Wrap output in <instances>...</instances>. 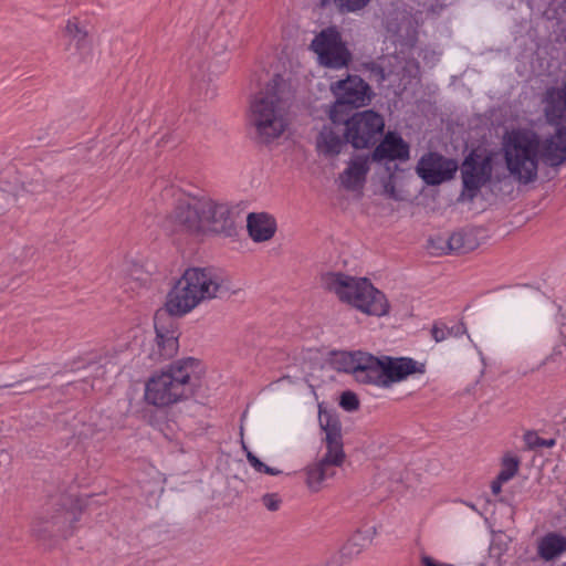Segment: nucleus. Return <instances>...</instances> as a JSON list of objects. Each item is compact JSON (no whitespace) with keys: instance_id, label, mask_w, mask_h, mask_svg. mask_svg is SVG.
I'll use <instances>...</instances> for the list:
<instances>
[{"instance_id":"f257e3e1","label":"nucleus","mask_w":566,"mask_h":566,"mask_svg":"<svg viewBox=\"0 0 566 566\" xmlns=\"http://www.w3.org/2000/svg\"><path fill=\"white\" fill-rule=\"evenodd\" d=\"M502 146L507 170L527 185L537 179L539 161L549 167L566 163V126H556L554 134L545 138L528 127L512 128L503 136Z\"/></svg>"},{"instance_id":"f03ea898","label":"nucleus","mask_w":566,"mask_h":566,"mask_svg":"<svg viewBox=\"0 0 566 566\" xmlns=\"http://www.w3.org/2000/svg\"><path fill=\"white\" fill-rule=\"evenodd\" d=\"M331 365L337 371L352 374L360 384L379 388H390L410 375L426 371L423 363L410 357L374 356L361 350L335 352Z\"/></svg>"},{"instance_id":"7ed1b4c3","label":"nucleus","mask_w":566,"mask_h":566,"mask_svg":"<svg viewBox=\"0 0 566 566\" xmlns=\"http://www.w3.org/2000/svg\"><path fill=\"white\" fill-rule=\"evenodd\" d=\"M230 279L213 269L190 268L176 282L167 295V315L184 316L200 303L222 298L234 293Z\"/></svg>"},{"instance_id":"20e7f679","label":"nucleus","mask_w":566,"mask_h":566,"mask_svg":"<svg viewBox=\"0 0 566 566\" xmlns=\"http://www.w3.org/2000/svg\"><path fill=\"white\" fill-rule=\"evenodd\" d=\"M290 106L291 93L280 75L251 99L250 123L261 143H271L285 132Z\"/></svg>"},{"instance_id":"39448f33","label":"nucleus","mask_w":566,"mask_h":566,"mask_svg":"<svg viewBox=\"0 0 566 566\" xmlns=\"http://www.w3.org/2000/svg\"><path fill=\"white\" fill-rule=\"evenodd\" d=\"M199 360L188 357L154 375L146 384V401L156 407H167L191 397L199 381Z\"/></svg>"},{"instance_id":"423d86ee","label":"nucleus","mask_w":566,"mask_h":566,"mask_svg":"<svg viewBox=\"0 0 566 566\" xmlns=\"http://www.w3.org/2000/svg\"><path fill=\"white\" fill-rule=\"evenodd\" d=\"M322 285L334 293L342 302L371 316H385L389 313L386 295L376 289L366 277H355L340 272L322 275Z\"/></svg>"},{"instance_id":"0eeeda50","label":"nucleus","mask_w":566,"mask_h":566,"mask_svg":"<svg viewBox=\"0 0 566 566\" xmlns=\"http://www.w3.org/2000/svg\"><path fill=\"white\" fill-rule=\"evenodd\" d=\"M344 138L356 149L375 146L384 135L385 119L382 115L366 109L355 113L345 120Z\"/></svg>"},{"instance_id":"6e6552de","label":"nucleus","mask_w":566,"mask_h":566,"mask_svg":"<svg viewBox=\"0 0 566 566\" xmlns=\"http://www.w3.org/2000/svg\"><path fill=\"white\" fill-rule=\"evenodd\" d=\"M311 49L317 54L319 64L326 67L338 70L352 61V53L336 27H328L316 34Z\"/></svg>"},{"instance_id":"1a4fd4ad","label":"nucleus","mask_w":566,"mask_h":566,"mask_svg":"<svg viewBox=\"0 0 566 566\" xmlns=\"http://www.w3.org/2000/svg\"><path fill=\"white\" fill-rule=\"evenodd\" d=\"M155 334L154 339L144 349L149 360L158 364L172 358L179 348V333L166 312L156 313Z\"/></svg>"},{"instance_id":"9d476101","label":"nucleus","mask_w":566,"mask_h":566,"mask_svg":"<svg viewBox=\"0 0 566 566\" xmlns=\"http://www.w3.org/2000/svg\"><path fill=\"white\" fill-rule=\"evenodd\" d=\"M493 154L486 150L473 149L464 158L461 165L463 190L470 199H473L479 190L485 186L492 177Z\"/></svg>"},{"instance_id":"9b49d317","label":"nucleus","mask_w":566,"mask_h":566,"mask_svg":"<svg viewBox=\"0 0 566 566\" xmlns=\"http://www.w3.org/2000/svg\"><path fill=\"white\" fill-rule=\"evenodd\" d=\"M333 90L337 98L336 104L329 111L333 124L340 122L337 117L338 106L363 107L370 103L374 95L371 87L357 75H349L345 80L337 81Z\"/></svg>"},{"instance_id":"f8f14e48","label":"nucleus","mask_w":566,"mask_h":566,"mask_svg":"<svg viewBox=\"0 0 566 566\" xmlns=\"http://www.w3.org/2000/svg\"><path fill=\"white\" fill-rule=\"evenodd\" d=\"M457 170L458 163L454 159L446 158L438 153L423 155L416 167L418 176L431 186L453 178Z\"/></svg>"},{"instance_id":"ddd939ff","label":"nucleus","mask_w":566,"mask_h":566,"mask_svg":"<svg viewBox=\"0 0 566 566\" xmlns=\"http://www.w3.org/2000/svg\"><path fill=\"white\" fill-rule=\"evenodd\" d=\"M74 520L75 514L69 511L45 512L33 521L32 532L41 539L66 538L72 534L71 522Z\"/></svg>"},{"instance_id":"4468645a","label":"nucleus","mask_w":566,"mask_h":566,"mask_svg":"<svg viewBox=\"0 0 566 566\" xmlns=\"http://www.w3.org/2000/svg\"><path fill=\"white\" fill-rule=\"evenodd\" d=\"M64 51L71 55L84 56L92 48V39L86 21L77 17L69 18L61 30Z\"/></svg>"},{"instance_id":"2eb2a0df","label":"nucleus","mask_w":566,"mask_h":566,"mask_svg":"<svg viewBox=\"0 0 566 566\" xmlns=\"http://www.w3.org/2000/svg\"><path fill=\"white\" fill-rule=\"evenodd\" d=\"M346 454L326 450L315 462L305 468L306 485L313 492H318L324 481L335 476L336 469L345 462Z\"/></svg>"},{"instance_id":"dca6fc26","label":"nucleus","mask_w":566,"mask_h":566,"mask_svg":"<svg viewBox=\"0 0 566 566\" xmlns=\"http://www.w3.org/2000/svg\"><path fill=\"white\" fill-rule=\"evenodd\" d=\"M202 199L180 200L168 221L180 231L198 232L202 230Z\"/></svg>"},{"instance_id":"f3484780","label":"nucleus","mask_w":566,"mask_h":566,"mask_svg":"<svg viewBox=\"0 0 566 566\" xmlns=\"http://www.w3.org/2000/svg\"><path fill=\"white\" fill-rule=\"evenodd\" d=\"M202 230L229 233L234 226L231 209L227 203L202 199Z\"/></svg>"},{"instance_id":"a211bd4d","label":"nucleus","mask_w":566,"mask_h":566,"mask_svg":"<svg viewBox=\"0 0 566 566\" xmlns=\"http://www.w3.org/2000/svg\"><path fill=\"white\" fill-rule=\"evenodd\" d=\"M545 120L551 126L566 120V81L560 86H548L541 95Z\"/></svg>"},{"instance_id":"6ab92c4d","label":"nucleus","mask_w":566,"mask_h":566,"mask_svg":"<svg viewBox=\"0 0 566 566\" xmlns=\"http://www.w3.org/2000/svg\"><path fill=\"white\" fill-rule=\"evenodd\" d=\"M87 368L95 379H107L120 373L122 360L117 350H104L88 357Z\"/></svg>"},{"instance_id":"aec40b11","label":"nucleus","mask_w":566,"mask_h":566,"mask_svg":"<svg viewBox=\"0 0 566 566\" xmlns=\"http://www.w3.org/2000/svg\"><path fill=\"white\" fill-rule=\"evenodd\" d=\"M374 160H407L409 145L396 133L388 132L373 153Z\"/></svg>"},{"instance_id":"412c9836","label":"nucleus","mask_w":566,"mask_h":566,"mask_svg":"<svg viewBox=\"0 0 566 566\" xmlns=\"http://www.w3.org/2000/svg\"><path fill=\"white\" fill-rule=\"evenodd\" d=\"M369 171V159L366 156H356L350 159L347 168L339 175L340 185L349 191L360 190Z\"/></svg>"},{"instance_id":"4be33fe9","label":"nucleus","mask_w":566,"mask_h":566,"mask_svg":"<svg viewBox=\"0 0 566 566\" xmlns=\"http://www.w3.org/2000/svg\"><path fill=\"white\" fill-rule=\"evenodd\" d=\"M247 228L249 235L254 242H265L274 237L276 232V221L269 213L252 212L248 214Z\"/></svg>"},{"instance_id":"5701e85b","label":"nucleus","mask_w":566,"mask_h":566,"mask_svg":"<svg viewBox=\"0 0 566 566\" xmlns=\"http://www.w3.org/2000/svg\"><path fill=\"white\" fill-rule=\"evenodd\" d=\"M319 424L322 430L325 432L324 443L326 446V450L345 453L342 437V424L338 417L327 411H319Z\"/></svg>"},{"instance_id":"b1692460","label":"nucleus","mask_w":566,"mask_h":566,"mask_svg":"<svg viewBox=\"0 0 566 566\" xmlns=\"http://www.w3.org/2000/svg\"><path fill=\"white\" fill-rule=\"evenodd\" d=\"M344 145L345 140L342 136V130L332 125L324 126L316 139V148L318 153L327 157H335L339 155Z\"/></svg>"},{"instance_id":"393cba45","label":"nucleus","mask_w":566,"mask_h":566,"mask_svg":"<svg viewBox=\"0 0 566 566\" xmlns=\"http://www.w3.org/2000/svg\"><path fill=\"white\" fill-rule=\"evenodd\" d=\"M566 552V537L557 533H548L538 543V555L544 560H553Z\"/></svg>"},{"instance_id":"a878e982","label":"nucleus","mask_w":566,"mask_h":566,"mask_svg":"<svg viewBox=\"0 0 566 566\" xmlns=\"http://www.w3.org/2000/svg\"><path fill=\"white\" fill-rule=\"evenodd\" d=\"M376 535V528L374 526L367 527L365 530L357 531L347 542L344 547V551L347 555H357L364 548L369 546Z\"/></svg>"},{"instance_id":"bb28decb","label":"nucleus","mask_w":566,"mask_h":566,"mask_svg":"<svg viewBox=\"0 0 566 566\" xmlns=\"http://www.w3.org/2000/svg\"><path fill=\"white\" fill-rule=\"evenodd\" d=\"M447 248L450 252L467 253L473 250L474 245L464 233L455 232L446 240Z\"/></svg>"},{"instance_id":"cd10ccee","label":"nucleus","mask_w":566,"mask_h":566,"mask_svg":"<svg viewBox=\"0 0 566 566\" xmlns=\"http://www.w3.org/2000/svg\"><path fill=\"white\" fill-rule=\"evenodd\" d=\"M520 468V460L517 457L506 454L502 459L501 470L497 474L501 481H510L515 476Z\"/></svg>"},{"instance_id":"c85d7f7f","label":"nucleus","mask_w":566,"mask_h":566,"mask_svg":"<svg viewBox=\"0 0 566 566\" xmlns=\"http://www.w3.org/2000/svg\"><path fill=\"white\" fill-rule=\"evenodd\" d=\"M19 198L20 196L13 187H9V189L0 187V213L18 207Z\"/></svg>"},{"instance_id":"c756f323","label":"nucleus","mask_w":566,"mask_h":566,"mask_svg":"<svg viewBox=\"0 0 566 566\" xmlns=\"http://www.w3.org/2000/svg\"><path fill=\"white\" fill-rule=\"evenodd\" d=\"M464 328H463V325L462 324H459L457 325L455 327H452V328H448L447 326L444 325H433L432 329H431V335L433 337V339L439 343V342H442L444 339H447L448 337L450 336H455L458 335L459 333L463 332Z\"/></svg>"},{"instance_id":"7c9ffc66","label":"nucleus","mask_w":566,"mask_h":566,"mask_svg":"<svg viewBox=\"0 0 566 566\" xmlns=\"http://www.w3.org/2000/svg\"><path fill=\"white\" fill-rule=\"evenodd\" d=\"M336 8L340 13L357 12L371 1V0H333Z\"/></svg>"},{"instance_id":"2f4dec72","label":"nucleus","mask_w":566,"mask_h":566,"mask_svg":"<svg viewBox=\"0 0 566 566\" xmlns=\"http://www.w3.org/2000/svg\"><path fill=\"white\" fill-rule=\"evenodd\" d=\"M247 460L250 463V465L256 471L261 473H265L269 475H279L281 474V470L271 468L263 463L255 454H253L251 451H248Z\"/></svg>"},{"instance_id":"473e14b6","label":"nucleus","mask_w":566,"mask_h":566,"mask_svg":"<svg viewBox=\"0 0 566 566\" xmlns=\"http://www.w3.org/2000/svg\"><path fill=\"white\" fill-rule=\"evenodd\" d=\"M339 405L346 411H355L359 408V400L356 394L345 391L340 396Z\"/></svg>"},{"instance_id":"72a5a7b5","label":"nucleus","mask_w":566,"mask_h":566,"mask_svg":"<svg viewBox=\"0 0 566 566\" xmlns=\"http://www.w3.org/2000/svg\"><path fill=\"white\" fill-rule=\"evenodd\" d=\"M262 504L271 512H276L282 504V500L276 493H266L261 497Z\"/></svg>"},{"instance_id":"f704fd0d","label":"nucleus","mask_w":566,"mask_h":566,"mask_svg":"<svg viewBox=\"0 0 566 566\" xmlns=\"http://www.w3.org/2000/svg\"><path fill=\"white\" fill-rule=\"evenodd\" d=\"M421 563L422 566H453L452 564H439L432 557L426 555L421 557Z\"/></svg>"},{"instance_id":"c9c22d12","label":"nucleus","mask_w":566,"mask_h":566,"mask_svg":"<svg viewBox=\"0 0 566 566\" xmlns=\"http://www.w3.org/2000/svg\"><path fill=\"white\" fill-rule=\"evenodd\" d=\"M505 483V481H501L499 476L492 482L491 490L494 495H497L501 492L502 484Z\"/></svg>"},{"instance_id":"e433bc0d","label":"nucleus","mask_w":566,"mask_h":566,"mask_svg":"<svg viewBox=\"0 0 566 566\" xmlns=\"http://www.w3.org/2000/svg\"><path fill=\"white\" fill-rule=\"evenodd\" d=\"M211 45H212V50L216 51L217 53H220L227 49V44L219 45L218 43H213V41L211 42Z\"/></svg>"},{"instance_id":"4c0bfd02","label":"nucleus","mask_w":566,"mask_h":566,"mask_svg":"<svg viewBox=\"0 0 566 566\" xmlns=\"http://www.w3.org/2000/svg\"><path fill=\"white\" fill-rule=\"evenodd\" d=\"M214 93H216V87L214 86L210 87L208 85L207 88L205 90V95L206 96L212 97V96H214Z\"/></svg>"},{"instance_id":"58836bf2","label":"nucleus","mask_w":566,"mask_h":566,"mask_svg":"<svg viewBox=\"0 0 566 566\" xmlns=\"http://www.w3.org/2000/svg\"><path fill=\"white\" fill-rule=\"evenodd\" d=\"M240 436H241V444H242V449L244 450L245 455H247V454H248V451H250V450H249V448L247 447V444H245V442H244V440H243V427H241Z\"/></svg>"},{"instance_id":"ea45409f","label":"nucleus","mask_w":566,"mask_h":566,"mask_svg":"<svg viewBox=\"0 0 566 566\" xmlns=\"http://www.w3.org/2000/svg\"><path fill=\"white\" fill-rule=\"evenodd\" d=\"M535 439H536V444H539V442H538V441H539V439H538L537 437H535ZM541 444H543V446H547V447H551V446H553V444H554V441H553V440H551V441H546V442H545V441H542V442H541Z\"/></svg>"},{"instance_id":"a19ab883","label":"nucleus","mask_w":566,"mask_h":566,"mask_svg":"<svg viewBox=\"0 0 566 566\" xmlns=\"http://www.w3.org/2000/svg\"><path fill=\"white\" fill-rule=\"evenodd\" d=\"M531 437H534L532 433H527L526 434V439L531 438ZM528 444L533 446L535 444L534 442H531V440H527Z\"/></svg>"}]
</instances>
